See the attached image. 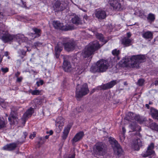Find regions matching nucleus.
I'll use <instances>...</instances> for the list:
<instances>
[{
  "instance_id": "2f4dec72",
  "label": "nucleus",
  "mask_w": 158,
  "mask_h": 158,
  "mask_svg": "<svg viewBox=\"0 0 158 158\" xmlns=\"http://www.w3.org/2000/svg\"><path fill=\"white\" fill-rule=\"evenodd\" d=\"M135 116V114L131 112L129 113L127 116V119L128 120H134V116Z\"/></svg>"
},
{
  "instance_id": "5701e85b",
  "label": "nucleus",
  "mask_w": 158,
  "mask_h": 158,
  "mask_svg": "<svg viewBox=\"0 0 158 158\" xmlns=\"http://www.w3.org/2000/svg\"><path fill=\"white\" fill-rule=\"evenodd\" d=\"M142 37L145 39H152L153 38V34L150 31H147L143 32L142 34Z\"/></svg>"
},
{
  "instance_id": "de8ad7c7",
  "label": "nucleus",
  "mask_w": 158,
  "mask_h": 158,
  "mask_svg": "<svg viewBox=\"0 0 158 158\" xmlns=\"http://www.w3.org/2000/svg\"><path fill=\"white\" fill-rule=\"evenodd\" d=\"M4 16L3 13L0 12V19H2L3 18Z\"/></svg>"
},
{
  "instance_id": "3c124183",
  "label": "nucleus",
  "mask_w": 158,
  "mask_h": 158,
  "mask_svg": "<svg viewBox=\"0 0 158 158\" xmlns=\"http://www.w3.org/2000/svg\"><path fill=\"white\" fill-rule=\"evenodd\" d=\"M3 56H2L0 54V63L2 62L3 59Z\"/></svg>"
},
{
  "instance_id": "bb28decb",
  "label": "nucleus",
  "mask_w": 158,
  "mask_h": 158,
  "mask_svg": "<svg viewBox=\"0 0 158 158\" xmlns=\"http://www.w3.org/2000/svg\"><path fill=\"white\" fill-rule=\"evenodd\" d=\"M71 127L68 126H67L64 130L63 132V135L62 136V139H65L67 137L68 135L69 131Z\"/></svg>"
},
{
  "instance_id": "f03ea898",
  "label": "nucleus",
  "mask_w": 158,
  "mask_h": 158,
  "mask_svg": "<svg viewBox=\"0 0 158 158\" xmlns=\"http://www.w3.org/2000/svg\"><path fill=\"white\" fill-rule=\"evenodd\" d=\"M0 39L4 42L6 43L16 40L19 41V44H20L21 41L22 42H25L27 40L26 37L22 34H18L14 35L10 34L8 31H4L2 30L0 31Z\"/></svg>"
},
{
  "instance_id": "72a5a7b5",
  "label": "nucleus",
  "mask_w": 158,
  "mask_h": 158,
  "mask_svg": "<svg viewBox=\"0 0 158 158\" xmlns=\"http://www.w3.org/2000/svg\"><path fill=\"white\" fill-rule=\"evenodd\" d=\"M41 93V91L38 90H31L30 93L33 95H37L40 94Z\"/></svg>"
},
{
  "instance_id": "79ce46f5",
  "label": "nucleus",
  "mask_w": 158,
  "mask_h": 158,
  "mask_svg": "<svg viewBox=\"0 0 158 158\" xmlns=\"http://www.w3.org/2000/svg\"><path fill=\"white\" fill-rule=\"evenodd\" d=\"M120 139L121 141L122 142H123L124 141V139H125V137L124 136V134H122V136H120Z\"/></svg>"
},
{
  "instance_id": "a878e982",
  "label": "nucleus",
  "mask_w": 158,
  "mask_h": 158,
  "mask_svg": "<svg viewBox=\"0 0 158 158\" xmlns=\"http://www.w3.org/2000/svg\"><path fill=\"white\" fill-rule=\"evenodd\" d=\"M96 38L99 40L100 41L103 43V44H106L108 41L109 39H105L102 34L99 33L96 34Z\"/></svg>"
},
{
  "instance_id": "39448f33",
  "label": "nucleus",
  "mask_w": 158,
  "mask_h": 158,
  "mask_svg": "<svg viewBox=\"0 0 158 158\" xmlns=\"http://www.w3.org/2000/svg\"><path fill=\"white\" fill-rule=\"evenodd\" d=\"M76 66L72 68L70 63L68 61L64 60L63 64V68L65 72H76L75 74H80L84 71V69L82 68L80 66L76 65Z\"/></svg>"
},
{
  "instance_id": "0eeeda50",
  "label": "nucleus",
  "mask_w": 158,
  "mask_h": 158,
  "mask_svg": "<svg viewBox=\"0 0 158 158\" xmlns=\"http://www.w3.org/2000/svg\"><path fill=\"white\" fill-rule=\"evenodd\" d=\"M109 140L115 153L118 156L122 154L123 151L118 142L114 138L111 137L109 138Z\"/></svg>"
},
{
  "instance_id": "b1692460",
  "label": "nucleus",
  "mask_w": 158,
  "mask_h": 158,
  "mask_svg": "<svg viewBox=\"0 0 158 158\" xmlns=\"http://www.w3.org/2000/svg\"><path fill=\"white\" fill-rule=\"evenodd\" d=\"M62 47L61 46L60 43H59L55 48V52L56 57L58 58L59 56V53L62 50Z\"/></svg>"
},
{
  "instance_id": "20e7f679",
  "label": "nucleus",
  "mask_w": 158,
  "mask_h": 158,
  "mask_svg": "<svg viewBox=\"0 0 158 158\" xmlns=\"http://www.w3.org/2000/svg\"><path fill=\"white\" fill-rule=\"evenodd\" d=\"M109 64L105 60L98 61L96 64L91 66L90 71L93 73L96 72L102 73L105 72L108 69Z\"/></svg>"
},
{
  "instance_id": "6ab92c4d",
  "label": "nucleus",
  "mask_w": 158,
  "mask_h": 158,
  "mask_svg": "<svg viewBox=\"0 0 158 158\" xmlns=\"http://www.w3.org/2000/svg\"><path fill=\"white\" fill-rule=\"evenodd\" d=\"M17 147V144L14 143L5 145L2 147V149L4 150L11 151L15 150Z\"/></svg>"
},
{
  "instance_id": "c756f323",
  "label": "nucleus",
  "mask_w": 158,
  "mask_h": 158,
  "mask_svg": "<svg viewBox=\"0 0 158 158\" xmlns=\"http://www.w3.org/2000/svg\"><path fill=\"white\" fill-rule=\"evenodd\" d=\"M149 22L151 23L154 21L155 19V15L152 13H150L147 18Z\"/></svg>"
},
{
  "instance_id": "f704fd0d",
  "label": "nucleus",
  "mask_w": 158,
  "mask_h": 158,
  "mask_svg": "<svg viewBox=\"0 0 158 158\" xmlns=\"http://www.w3.org/2000/svg\"><path fill=\"white\" fill-rule=\"evenodd\" d=\"M33 30L35 32V34H36L38 36H39L40 35V30L36 28L33 29Z\"/></svg>"
},
{
  "instance_id": "473e14b6",
  "label": "nucleus",
  "mask_w": 158,
  "mask_h": 158,
  "mask_svg": "<svg viewBox=\"0 0 158 158\" xmlns=\"http://www.w3.org/2000/svg\"><path fill=\"white\" fill-rule=\"evenodd\" d=\"M151 128L153 130L158 131V125L155 123H152L150 125Z\"/></svg>"
},
{
  "instance_id": "338daca9",
  "label": "nucleus",
  "mask_w": 158,
  "mask_h": 158,
  "mask_svg": "<svg viewBox=\"0 0 158 158\" xmlns=\"http://www.w3.org/2000/svg\"><path fill=\"white\" fill-rule=\"evenodd\" d=\"M78 81H81V80L80 79V78L79 77H78Z\"/></svg>"
},
{
  "instance_id": "4468645a",
  "label": "nucleus",
  "mask_w": 158,
  "mask_h": 158,
  "mask_svg": "<svg viewBox=\"0 0 158 158\" xmlns=\"http://www.w3.org/2000/svg\"><path fill=\"white\" fill-rule=\"evenodd\" d=\"M34 112V110L33 108L32 107L28 109L26 112L24 114L22 118V120L23 122V123L25 124L26 120L30 117L32 114Z\"/></svg>"
},
{
  "instance_id": "a211bd4d",
  "label": "nucleus",
  "mask_w": 158,
  "mask_h": 158,
  "mask_svg": "<svg viewBox=\"0 0 158 158\" xmlns=\"http://www.w3.org/2000/svg\"><path fill=\"white\" fill-rule=\"evenodd\" d=\"M64 123V119L63 117L60 116L57 118L56 121V127H58L60 131L62 129Z\"/></svg>"
},
{
  "instance_id": "6e6d98bb",
  "label": "nucleus",
  "mask_w": 158,
  "mask_h": 158,
  "mask_svg": "<svg viewBox=\"0 0 158 158\" xmlns=\"http://www.w3.org/2000/svg\"><path fill=\"white\" fill-rule=\"evenodd\" d=\"M154 84L156 85H158V81H155L154 82Z\"/></svg>"
},
{
  "instance_id": "bf43d9fd",
  "label": "nucleus",
  "mask_w": 158,
  "mask_h": 158,
  "mask_svg": "<svg viewBox=\"0 0 158 158\" xmlns=\"http://www.w3.org/2000/svg\"><path fill=\"white\" fill-rule=\"evenodd\" d=\"M45 138L46 139H48L49 137V135H46L45 136Z\"/></svg>"
},
{
  "instance_id": "052dcab7",
  "label": "nucleus",
  "mask_w": 158,
  "mask_h": 158,
  "mask_svg": "<svg viewBox=\"0 0 158 158\" xmlns=\"http://www.w3.org/2000/svg\"><path fill=\"white\" fill-rule=\"evenodd\" d=\"M4 55H5V56H8V53H7V52H6L5 53Z\"/></svg>"
},
{
  "instance_id": "ddd939ff",
  "label": "nucleus",
  "mask_w": 158,
  "mask_h": 158,
  "mask_svg": "<svg viewBox=\"0 0 158 158\" xmlns=\"http://www.w3.org/2000/svg\"><path fill=\"white\" fill-rule=\"evenodd\" d=\"M154 145L153 143H151L148 146L147 150L145 153L143 154L142 155L143 157H146L155 154V152L153 149L154 148Z\"/></svg>"
},
{
  "instance_id": "e433bc0d",
  "label": "nucleus",
  "mask_w": 158,
  "mask_h": 158,
  "mask_svg": "<svg viewBox=\"0 0 158 158\" xmlns=\"http://www.w3.org/2000/svg\"><path fill=\"white\" fill-rule=\"evenodd\" d=\"M119 50H117L115 49L112 51V54L114 55L118 56L119 54Z\"/></svg>"
},
{
  "instance_id": "dca6fc26",
  "label": "nucleus",
  "mask_w": 158,
  "mask_h": 158,
  "mask_svg": "<svg viewBox=\"0 0 158 158\" xmlns=\"http://www.w3.org/2000/svg\"><path fill=\"white\" fill-rule=\"evenodd\" d=\"M110 4L114 9L118 10L122 9L121 4L118 0H110Z\"/></svg>"
},
{
  "instance_id": "7ed1b4c3",
  "label": "nucleus",
  "mask_w": 158,
  "mask_h": 158,
  "mask_svg": "<svg viewBox=\"0 0 158 158\" xmlns=\"http://www.w3.org/2000/svg\"><path fill=\"white\" fill-rule=\"evenodd\" d=\"M97 40H95L90 42L89 44L86 46L82 52V55L85 58L90 57L94 54L95 51L100 48L101 46Z\"/></svg>"
},
{
  "instance_id": "9b49d317",
  "label": "nucleus",
  "mask_w": 158,
  "mask_h": 158,
  "mask_svg": "<svg viewBox=\"0 0 158 158\" xmlns=\"http://www.w3.org/2000/svg\"><path fill=\"white\" fill-rule=\"evenodd\" d=\"M53 25L55 28L57 29H60L65 31L72 30V28L70 26L68 25L65 27H64L62 23L57 21H53Z\"/></svg>"
},
{
  "instance_id": "423d86ee",
  "label": "nucleus",
  "mask_w": 158,
  "mask_h": 158,
  "mask_svg": "<svg viewBox=\"0 0 158 158\" xmlns=\"http://www.w3.org/2000/svg\"><path fill=\"white\" fill-rule=\"evenodd\" d=\"M79 85L80 84L79 82L77 83L76 92V96L77 98H81L83 96L87 94L89 92V90L86 84H84L81 87V89L79 88Z\"/></svg>"
},
{
  "instance_id": "6e6552de",
  "label": "nucleus",
  "mask_w": 158,
  "mask_h": 158,
  "mask_svg": "<svg viewBox=\"0 0 158 158\" xmlns=\"http://www.w3.org/2000/svg\"><path fill=\"white\" fill-rule=\"evenodd\" d=\"M63 45L61 46H62L63 45L64 48L67 51H70L73 50L74 49L75 44L73 41H68V39L67 38H64L63 40Z\"/></svg>"
},
{
  "instance_id": "a19ab883",
  "label": "nucleus",
  "mask_w": 158,
  "mask_h": 158,
  "mask_svg": "<svg viewBox=\"0 0 158 158\" xmlns=\"http://www.w3.org/2000/svg\"><path fill=\"white\" fill-rule=\"evenodd\" d=\"M134 120L135 121H139L140 119V117L138 115H137L135 114V116H134Z\"/></svg>"
},
{
  "instance_id": "774afa93",
  "label": "nucleus",
  "mask_w": 158,
  "mask_h": 158,
  "mask_svg": "<svg viewBox=\"0 0 158 158\" xmlns=\"http://www.w3.org/2000/svg\"><path fill=\"white\" fill-rule=\"evenodd\" d=\"M75 60H77V59L75 58H74V62H75Z\"/></svg>"
},
{
  "instance_id": "864d4df0",
  "label": "nucleus",
  "mask_w": 158,
  "mask_h": 158,
  "mask_svg": "<svg viewBox=\"0 0 158 158\" xmlns=\"http://www.w3.org/2000/svg\"><path fill=\"white\" fill-rule=\"evenodd\" d=\"M23 135H24V138H25L27 135V133L26 132H24Z\"/></svg>"
},
{
  "instance_id": "13d9d810",
  "label": "nucleus",
  "mask_w": 158,
  "mask_h": 158,
  "mask_svg": "<svg viewBox=\"0 0 158 158\" xmlns=\"http://www.w3.org/2000/svg\"><path fill=\"white\" fill-rule=\"evenodd\" d=\"M76 63H77V62H76ZM77 64V65H79V66H81V67L82 68V67L81 66V65H79L78 64H77V63H75V64H74V66H75V67L76 66V65Z\"/></svg>"
},
{
  "instance_id": "680f3d73",
  "label": "nucleus",
  "mask_w": 158,
  "mask_h": 158,
  "mask_svg": "<svg viewBox=\"0 0 158 158\" xmlns=\"http://www.w3.org/2000/svg\"><path fill=\"white\" fill-rule=\"evenodd\" d=\"M49 133H50V135H52V134L53 133V132L52 131H49Z\"/></svg>"
},
{
  "instance_id": "c03bdc74",
  "label": "nucleus",
  "mask_w": 158,
  "mask_h": 158,
  "mask_svg": "<svg viewBox=\"0 0 158 158\" xmlns=\"http://www.w3.org/2000/svg\"><path fill=\"white\" fill-rule=\"evenodd\" d=\"M2 71L4 73H6L8 71V69L7 68H1Z\"/></svg>"
},
{
  "instance_id": "1a4fd4ad",
  "label": "nucleus",
  "mask_w": 158,
  "mask_h": 158,
  "mask_svg": "<svg viewBox=\"0 0 158 158\" xmlns=\"http://www.w3.org/2000/svg\"><path fill=\"white\" fill-rule=\"evenodd\" d=\"M11 109V112L10 117L8 118V119L11 122L10 124H14L16 122H17L18 120L17 117V114L16 112L17 110L14 106H13Z\"/></svg>"
},
{
  "instance_id": "cd10ccee",
  "label": "nucleus",
  "mask_w": 158,
  "mask_h": 158,
  "mask_svg": "<svg viewBox=\"0 0 158 158\" xmlns=\"http://www.w3.org/2000/svg\"><path fill=\"white\" fill-rule=\"evenodd\" d=\"M71 21L73 23L76 24H81L82 23L80 18L77 16H74L72 17Z\"/></svg>"
},
{
  "instance_id": "393cba45",
  "label": "nucleus",
  "mask_w": 158,
  "mask_h": 158,
  "mask_svg": "<svg viewBox=\"0 0 158 158\" xmlns=\"http://www.w3.org/2000/svg\"><path fill=\"white\" fill-rule=\"evenodd\" d=\"M150 114L153 118L158 119V110L153 108L150 109Z\"/></svg>"
},
{
  "instance_id": "0e129e2a",
  "label": "nucleus",
  "mask_w": 158,
  "mask_h": 158,
  "mask_svg": "<svg viewBox=\"0 0 158 158\" xmlns=\"http://www.w3.org/2000/svg\"><path fill=\"white\" fill-rule=\"evenodd\" d=\"M124 85H127V84L126 82H124Z\"/></svg>"
},
{
  "instance_id": "2eb2a0df",
  "label": "nucleus",
  "mask_w": 158,
  "mask_h": 158,
  "mask_svg": "<svg viewBox=\"0 0 158 158\" xmlns=\"http://www.w3.org/2000/svg\"><path fill=\"white\" fill-rule=\"evenodd\" d=\"M96 17L98 19H103L106 17V15L105 11L102 10H96L95 13Z\"/></svg>"
},
{
  "instance_id": "49530a36",
  "label": "nucleus",
  "mask_w": 158,
  "mask_h": 158,
  "mask_svg": "<svg viewBox=\"0 0 158 158\" xmlns=\"http://www.w3.org/2000/svg\"><path fill=\"white\" fill-rule=\"evenodd\" d=\"M22 77H17V81L19 82H20L22 81Z\"/></svg>"
},
{
  "instance_id": "58836bf2",
  "label": "nucleus",
  "mask_w": 158,
  "mask_h": 158,
  "mask_svg": "<svg viewBox=\"0 0 158 158\" xmlns=\"http://www.w3.org/2000/svg\"><path fill=\"white\" fill-rule=\"evenodd\" d=\"M75 152H73L72 154L69 155L67 157L64 158H75Z\"/></svg>"
},
{
  "instance_id": "4c0bfd02",
  "label": "nucleus",
  "mask_w": 158,
  "mask_h": 158,
  "mask_svg": "<svg viewBox=\"0 0 158 158\" xmlns=\"http://www.w3.org/2000/svg\"><path fill=\"white\" fill-rule=\"evenodd\" d=\"M144 80L143 79H140L138 81L137 84L139 86H142L143 84Z\"/></svg>"
},
{
  "instance_id": "69168bd1",
  "label": "nucleus",
  "mask_w": 158,
  "mask_h": 158,
  "mask_svg": "<svg viewBox=\"0 0 158 158\" xmlns=\"http://www.w3.org/2000/svg\"><path fill=\"white\" fill-rule=\"evenodd\" d=\"M152 103V102H150L149 103V104H151Z\"/></svg>"
},
{
  "instance_id": "f8f14e48",
  "label": "nucleus",
  "mask_w": 158,
  "mask_h": 158,
  "mask_svg": "<svg viewBox=\"0 0 158 158\" xmlns=\"http://www.w3.org/2000/svg\"><path fill=\"white\" fill-rule=\"evenodd\" d=\"M142 142L140 139L137 137L136 138H135L133 140L132 147L135 150H138L140 147L142 146Z\"/></svg>"
},
{
  "instance_id": "37998d69",
  "label": "nucleus",
  "mask_w": 158,
  "mask_h": 158,
  "mask_svg": "<svg viewBox=\"0 0 158 158\" xmlns=\"http://www.w3.org/2000/svg\"><path fill=\"white\" fill-rule=\"evenodd\" d=\"M36 133L35 132H33L32 134H31L29 136V138L30 139H33V138L35 136Z\"/></svg>"
},
{
  "instance_id": "a18cd8bd",
  "label": "nucleus",
  "mask_w": 158,
  "mask_h": 158,
  "mask_svg": "<svg viewBox=\"0 0 158 158\" xmlns=\"http://www.w3.org/2000/svg\"><path fill=\"white\" fill-rule=\"evenodd\" d=\"M34 44L35 46H40L42 45V44L39 42H37L35 43Z\"/></svg>"
},
{
  "instance_id": "603ef678",
  "label": "nucleus",
  "mask_w": 158,
  "mask_h": 158,
  "mask_svg": "<svg viewBox=\"0 0 158 158\" xmlns=\"http://www.w3.org/2000/svg\"><path fill=\"white\" fill-rule=\"evenodd\" d=\"M122 130L123 132V134H124L126 132V130L124 127H122Z\"/></svg>"
},
{
  "instance_id": "5fc2aeb1",
  "label": "nucleus",
  "mask_w": 158,
  "mask_h": 158,
  "mask_svg": "<svg viewBox=\"0 0 158 158\" xmlns=\"http://www.w3.org/2000/svg\"><path fill=\"white\" fill-rule=\"evenodd\" d=\"M84 19H86V20H87L88 18V17L87 16L85 15L84 16Z\"/></svg>"
},
{
  "instance_id": "7c9ffc66",
  "label": "nucleus",
  "mask_w": 158,
  "mask_h": 158,
  "mask_svg": "<svg viewBox=\"0 0 158 158\" xmlns=\"http://www.w3.org/2000/svg\"><path fill=\"white\" fill-rule=\"evenodd\" d=\"M6 122L4 119H0V130L6 127Z\"/></svg>"
},
{
  "instance_id": "09e8293b",
  "label": "nucleus",
  "mask_w": 158,
  "mask_h": 158,
  "mask_svg": "<svg viewBox=\"0 0 158 158\" xmlns=\"http://www.w3.org/2000/svg\"><path fill=\"white\" fill-rule=\"evenodd\" d=\"M131 36V34L130 32H128L127 33V38H129Z\"/></svg>"
},
{
  "instance_id": "4d7b16f0",
  "label": "nucleus",
  "mask_w": 158,
  "mask_h": 158,
  "mask_svg": "<svg viewBox=\"0 0 158 158\" xmlns=\"http://www.w3.org/2000/svg\"><path fill=\"white\" fill-rule=\"evenodd\" d=\"M147 107V108L148 109L149 108V104H146L145 105Z\"/></svg>"
},
{
  "instance_id": "c85d7f7f",
  "label": "nucleus",
  "mask_w": 158,
  "mask_h": 158,
  "mask_svg": "<svg viewBox=\"0 0 158 158\" xmlns=\"http://www.w3.org/2000/svg\"><path fill=\"white\" fill-rule=\"evenodd\" d=\"M122 43L125 46H128L131 45V40L129 38L125 37L121 41Z\"/></svg>"
},
{
  "instance_id": "e2e57ef3",
  "label": "nucleus",
  "mask_w": 158,
  "mask_h": 158,
  "mask_svg": "<svg viewBox=\"0 0 158 158\" xmlns=\"http://www.w3.org/2000/svg\"><path fill=\"white\" fill-rule=\"evenodd\" d=\"M40 140H44V138H40Z\"/></svg>"
},
{
  "instance_id": "aec40b11",
  "label": "nucleus",
  "mask_w": 158,
  "mask_h": 158,
  "mask_svg": "<svg viewBox=\"0 0 158 158\" xmlns=\"http://www.w3.org/2000/svg\"><path fill=\"white\" fill-rule=\"evenodd\" d=\"M116 83V80H114L106 84L102 85L101 86V88L102 89H107L112 88Z\"/></svg>"
},
{
  "instance_id": "f3484780",
  "label": "nucleus",
  "mask_w": 158,
  "mask_h": 158,
  "mask_svg": "<svg viewBox=\"0 0 158 158\" xmlns=\"http://www.w3.org/2000/svg\"><path fill=\"white\" fill-rule=\"evenodd\" d=\"M130 128L133 130V131H136V134L135 133L134 134L135 135L140 137L141 135L139 133V131L141 130V127L140 126L137 125L135 123H131L130 126Z\"/></svg>"
},
{
  "instance_id": "8fccbe9b",
  "label": "nucleus",
  "mask_w": 158,
  "mask_h": 158,
  "mask_svg": "<svg viewBox=\"0 0 158 158\" xmlns=\"http://www.w3.org/2000/svg\"><path fill=\"white\" fill-rule=\"evenodd\" d=\"M20 74V73L19 72H17L15 74V76L16 77H18V76H19V75Z\"/></svg>"
},
{
  "instance_id": "4be33fe9",
  "label": "nucleus",
  "mask_w": 158,
  "mask_h": 158,
  "mask_svg": "<svg viewBox=\"0 0 158 158\" xmlns=\"http://www.w3.org/2000/svg\"><path fill=\"white\" fill-rule=\"evenodd\" d=\"M84 135V133L83 131H80L77 133L73 139V143L76 142L82 139Z\"/></svg>"
},
{
  "instance_id": "f257e3e1",
  "label": "nucleus",
  "mask_w": 158,
  "mask_h": 158,
  "mask_svg": "<svg viewBox=\"0 0 158 158\" xmlns=\"http://www.w3.org/2000/svg\"><path fill=\"white\" fill-rule=\"evenodd\" d=\"M145 59V56L143 55H134L131 57H125L122 62L126 65L137 68L139 67V64L144 62Z\"/></svg>"
},
{
  "instance_id": "412c9836",
  "label": "nucleus",
  "mask_w": 158,
  "mask_h": 158,
  "mask_svg": "<svg viewBox=\"0 0 158 158\" xmlns=\"http://www.w3.org/2000/svg\"><path fill=\"white\" fill-rule=\"evenodd\" d=\"M53 8L56 11H62L65 8V6L63 4L58 2L55 4L53 6Z\"/></svg>"
},
{
  "instance_id": "c9c22d12",
  "label": "nucleus",
  "mask_w": 158,
  "mask_h": 158,
  "mask_svg": "<svg viewBox=\"0 0 158 158\" xmlns=\"http://www.w3.org/2000/svg\"><path fill=\"white\" fill-rule=\"evenodd\" d=\"M18 53L20 55L24 56L26 54V52L25 51H24L23 49H20L18 51Z\"/></svg>"
},
{
  "instance_id": "9d476101",
  "label": "nucleus",
  "mask_w": 158,
  "mask_h": 158,
  "mask_svg": "<svg viewBox=\"0 0 158 158\" xmlns=\"http://www.w3.org/2000/svg\"><path fill=\"white\" fill-rule=\"evenodd\" d=\"M95 147L96 149L94 151L96 154L98 155H102L104 154L105 146L102 143H97L95 145Z\"/></svg>"
},
{
  "instance_id": "ea45409f",
  "label": "nucleus",
  "mask_w": 158,
  "mask_h": 158,
  "mask_svg": "<svg viewBox=\"0 0 158 158\" xmlns=\"http://www.w3.org/2000/svg\"><path fill=\"white\" fill-rule=\"evenodd\" d=\"M44 81L42 80H40L39 81H38L36 82V84L38 86H39L40 85H42L43 84Z\"/></svg>"
}]
</instances>
